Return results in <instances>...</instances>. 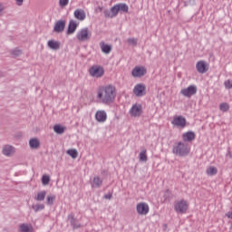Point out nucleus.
<instances>
[{
  "instance_id": "1",
  "label": "nucleus",
  "mask_w": 232,
  "mask_h": 232,
  "mask_svg": "<svg viewBox=\"0 0 232 232\" xmlns=\"http://www.w3.org/2000/svg\"><path fill=\"white\" fill-rule=\"evenodd\" d=\"M115 97L116 89L113 85L103 86L98 90L97 99H100L102 104H111Z\"/></svg>"
},
{
  "instance_id": "2",
  "label": "nucleus",
  "mask_w": 232,
  "mask_h": 232,
  "mask_svg": "<svg viewBox=\"0 0 232 232\" xmlns=\"http://www.w3.org/2000/svg\"><path fill=\"white\" fill-rule=\"evenodd\" d=\"M189 151H191V148H189L188 144L181 141L175 143L172 148V153L177 157H188V155H189Z\"/></svg>"
},
{
  "instance_id": "3",
  "label": "nucleus",
  "mask_w": 232,
  "mask_h": 232,
  "mask_svg": "<svg viewBox=\"0 0 232 232\" xmlns=\"http://www.w3.org/2000/svg\"><path fill=\"white\" fill-rule=\"evenodd\" d=\"M89 74L94 79H101L104 76V67L101 65H92L89 69Z\"/></svg>"
},
{
  "instance_id": "4",
  "label": "nucleus",
  "mask_w": 232,
  "mask_h": 232,
  "mask_svg": "<svg viewBox=\"0 0 232 232\" xmlns=\"http://www.w3.org/2000/svg\"><path fill=\"white\" fill-rule=\"evenodd\" d=\"M76 38L82 43L90 41V39H92V32H90V29H88V27L82 28L77 33Z\"/></svg>"
},
{
  "instance_id": "5",
  "label": "nucleus",
  "mask_w": 232,
  "mask_h": 232,
  "mask_svg": "<svg viewBox=\"0 0 232 232\" xmlns=\"http://www.w3.org/2000/svg\"><path fill=\"white\" fill-rule=\"evenodd\" d=\"M188 208H189V205H188V201L184 199L177 201L174 205V209L176 213H179L180 215L186 213V211H188Z\"/></svg>"
},
{
  "instance_id": "6",
  "label": "nucleus",
  "mask_w": 232,
  "mask_h": 232,
  "mask_svg": "<svg viewBox=\"0 0 232 232\" xmlns=\"http://www.w3.org/2000/svg\"><path fill=\"white\" fill-rule=\"evenodd\" d=\"M138 215H148L150 213V206L145 202L138 203L136 206Z\"/></svg>"
},
{
  "instance_id": "7",
  "label": "nucleus",
  "mask_w": 232,
  "mask_h": 232,
  "mask_svg": "<svg viewBox=\"0 0 232 232\" xmlns=\"http://www.w3.org/2000/svg\"><path fill=\"white\" fill-rule=\"evenodd\" d=\"M2 154L5 157H14L15 154V147L6 144L2 147Z\"/></svg>"
},
{
  "instance_id": "8",
  "label": "nucleus",
  "mask_w": 232,
  "mask_h": 232,
  "mask_svg": "<svg viewBox=\"0 0 232 232\" xmlns=\"http://www.w3.org/2000/svg\"><path fill=\"white\" fill-rule=\"evenodd\" d=\"M133 93L136 97H144V95H146V85L142 83L135 85Z\"/></svg>"
},
{
  "instance_id": "9",
  "label": "nucleus",
  "mask_w": 232,
  "mask_h": 232,
  "mask_svg": "<svg viewBox=\"0 0 232 232\" xmlns=\"http://www.w3.org/2000/svg\"><path fill=\"white\" fill-rule=\"evenodd\" d=\"M180 93L183 94L184 97H192V95L197 94V86L190 85L188 88L182 89Z\"/></svg>"
},
{
  "instance_id": "10",
  "label": "nucleus",
  "mask_w": 232,
  "mask_h": 232,
  "mask_svg": "<svg viewBox=\"0 0 232 232\" xmlns=\"http://www.w3.org/2000/svg\"><path fill=\"white\" fill-rule=\"evenodd\" d=\"M130 114L131 117H140L142 115V105L134 104L130 110Z\"/></svg>"
},
{
  "instance_id": "11",
  "label": "nucleus",
  "mask_w": 232,
  "mask_h": 232,
  "mask_svg": "<svg viewBox=\"0 0 232 232\" xmlns=\"http://www.w3.org/2000/svg\"><path fill=\"white\" fill-rule=\"evenodd\" d=\"M65 27H66V21L58 20L54 24L53 32H56V34H63V32H64Z\"/></svg>"
},
{
  "instance_id": "12",
  "label": "nucleus",
  "mask_w": 232,
  "mask_h": 232,
  "mask_svg": "<svg viewBox=\"0 0 232 232\" xmlns=\"http://www.w3.org/2000/svg\"><path fill=\"white\" fill-rule=\"evenodd\" d=\"M173 126H177L178 128H186V118L182 116H178L173 119L171 121Z\"/></svg>"
},
{
  "instance_id": "13",
  "label": "nucleus",
  "mask_w": 232,
  "mask_h": 232,
  "mask_svg": "<svg viewBox=\"0 0 232 232\" xmlns=\"http://www.w3.org/2000/svg\"><path fill=\"white\" fill-rule=\"evenodd\" d=\"M196 69L198 73H206L209 70V67H208V63H206V62L199 61L196 64Z\"/></svg>"
},
{
  "instance_id": "14",
  "label": "nucleus",
  "mask_w": 232,
  "mask_h": 232,
  "mask_svg": "<svg viewBox=\"0 0 232 232\" xmlns=\"http://www.w3.org/2000/svg\"><path fill=\"white\" fill-rule=\"evenodd\" d=\"M131 73L132 77H144V74L147 73V71L144 67H135Z\"/></svg>"
},
{
  "instance_id": "15",
  "label": "nucleus",
  "mask_w": 232,
  "mask_h": 232,
  "mask_svg": "<svg viewBox=\"0 0 232 232\" xmlns=\"http://www.w3.org/2000/svg\"><path fill=\"white\" fill-rule=\"evenodd\" d=\"M95 119L98 122H106L108 114L104 111H96Z\"/></svg>"
},
{
  "instance_id": "16",
  "label": "nucleus",
  "mask_w": 232,
  "mask_h": 232,
  "mask_svg": "<svg viewBox=\"0 0 232 232\" xmlns=\"http://www.w3.org/2000/svg\"><path fill=\"white\" fill-rule=\"evenodd\" d=\"M195 137H197V135L193 131H188L182 134L184 142H191L192 140H195Z\"/></svg>"
},
{
  "instance_id": "17",
  "label": "nucleus",
  "mask_w": 232,
  "mask_h": 232,
  "mask_svg": "<svg viewBox=\"0 0 232 232\" xmlns=\"http://www.w3.org/2000/svg\"><path fill=\"white\" fill-rule=\"evenodd\" d=\"M75 30H77V23L73 20H70L68 28H67V35H72V34H75Z\"/></svg>"
},
{
  "instance_id": "18",
  "label": "nucleus",
  "mask_w": 232,
  "mask_h": 232,
  "mask_svg": "<svg viewBox=\"0 0 232 232\" xmlns=\"http://www.w3.org/2000/svg\"><path fill=\"white\" fill-rule=\"evenodd\" d=\"M74 17L78 21H84L86 19V13L82 9H76L74 11Z\"/></svg>"
},
{
  "instance_id": "19",
  "label": "nucleus",
  "mask_w": 232,
  "mask_h": 232,
  "mask_svg": "<svg viewBox=\"0 0 232 232\" xmlns=\"http://www.w3.org/2000/svg\"><path fill=\"white\" fill-rule=\"evenodd\" d=\"M48 47L51 50H60L61 49V42L55 40H49L47 43Z\"/></svg>"
},
{
  "instance_id": "20",
  "label": "nucleus",
  "mask_w": 232,
  "mask_h": 232,
  "mask_svg": "<svg viewBox=\"0 0 232 232\" xmlns=\"http://www.w3.org/2000/svg\"><path fill=\"white\" fill-rule=\"evenodd\" d=\"M68 220H70L71 226H72V229H79L80 227H82L81 223L77 224V219L73 217L72 214L68 216Z\"/></svg>"
},
{
  "instance_id": "21",
  "label": "nucleus",
  "mask_w": 232,
  "mask_h": 232,
  "mask_svg": "<svg viewBox=\"0 0 232 232\" xmlns=\"http://www.w3.org/2000/svg\"><path fill=\"white\" fill-rule=\"evenodd\" d=\"M31 150H39L41 148V141L37 138L30 139Z\"/></svg>"
},
{
  "instance_id": "22",
  "label": "nucleus",
  "mask_w": 232,
  "mask_h": 232,
  "mask_svg": "<svg viewBox=\"0 0 232 232\" xmlns=\"http://www.w3.org/2000/svg\"><path fill=\"white\" fill-rule=\"evenodd\" d=\"M100 48H101L102 52L106 54H108L111 52V45H110L104 42L100 43Z\"/></svg>"
},
{
  "instance_id": "23",
  "label": "nucleus",
  "mask_w": 232,
  "mask_h": 232,
  "mask_svg": "<svg viewBox=\"0 0 232 232\" xmlns=\"http://www.w3.org/2000/svg\"><path fill=\"white\" fill-rule=\"evenodd\" d=\"M92 188H101L102 186V179L99 177H94L91 182Z\"/></svg>"
},
{
  "instance_id": "24",
  "label": "nucleus",
  "mask_w": 232,
  "mask_h": 232,
  "mask_svg": "<svg viewBox=\"0 0 232 232\" xmlns=\"http://www.w3.org/2000/svg\"><path fill=\"white\" fill-rule=\"evenodd\" d=\"M44 198H46V190L38 192L34 197V200H37V202H43Z\"/></svg>"
},
{
  "instance_id": "25",
  "label": "nucleus",
  "mask_w": 232,
  "mask_h": 232,
  "mask_svg": "<svg viewBox=\"0 0 232 232\" xmlns=\"http://www.w3.org/2000/svg\"><path fill=\"white\" fill-rule=\"evenodd\" d=\"M116 5L118 6L119 12H123L124 14H128L130 10V7L128 6V5L124 3H120V4H116Z\"/></svg>"
},
{
  "instance_id": "26",
  "label": "nucleus",
  "mask_w": 232,
  "mask_h": 232,
  "mask_svg": "<svg viewBox=\"0 0 232 232\" xmlns=\"http://www.w3.org/2000/svg\"><path fill=\"white\" fill-rule=\"evenodd\" d=\"M207 175H209V177H213L218 173V169L217 167L210 166L206 170Z\"/></svg>"
},
{
  "instance_id": "27",
  "label": "nucleus",
  "mask_w": 232,
  "mask_h": 232,
  "mask_svg": "<svg viewBox=\"0 0 232 232\" xmlns=\"http://www.w3.org/2000/svg\"><path fill=\"white\" fill-rule=\"evenodd\" d=\"M9 53L12 55V57H19V55L23 54V51L16 47L14 49H11Z\"/></svg>"
},
{
  "instance_id": "28",
  "label": "nucleus",
  "mask_w": 232,
  "mask_h": 232,
  "mask_svg": "<svg viewBox=\"0 0 232 232\" xmlns=\"http://www.w3.org/2000/svg\"><path fill=\"white\" fill-rule=\"evenodd\" d=\"M53 130H54L55 133H57L58 135H63V133H64V130H66V128H64L62 125L56 124L53 126Z\"/></svg>"
},
{
  "instance_id": "29",
  "label": "nucleus",
  "mask_w": 232,
  "mask_h": 232,
  "mask_svg": "<svg viewBox=\"0 0 232 232\" xmlns=\"http://www.w3.org/2000/svg\"><path fill=\"white\" fill-rule=\"evenodd\" d=\"M32 209H34V213L43 211V209H44V204L37 203L35 205H32Z\"/></svg>"
},
{
  "instance_id": "30",
  "label": "nucleus",
  "mask_w": 232,
  "mask_h": 232,
  "mask_svg": "<svg viewBox=\"0 0 232 232\" xmlns=\"http://www.w3.org/2000/svg\"><path fill=\"white\" fill-rule=\"evenodd\" d=\"M67 154L72 157V159H77L79 157V152H77V150L75 149H70L67 150Z\"/></svg>"
},
{
  "instance_id": "31",
  "label": "nucleus",
  "mask_w": 232,
  "mask_h": 232,
  "mask_svg": "<svg viewBox=\"0 0 232 232\" xmlns=\"http://www.w3.org/2000/svg\"><path fill=\"white\" fill-rule=\"evenodd\" d=\"M140 162H148V155L146 154V150L140 151Z\"/></svg>"
},
{
  "instance_id": "32",
  "label": "nucleus",
  "mask_w": 232,
  "mask_h": 232,
  "mask_svg": "<svg viewBox=\"0 0 232 232\" xmlns=\"http://www.w3.org/2000/svg\"><path fill=\"white\" fill-rule=\"evenodd\" d=\"M19 231L20 232H30V226L28 224H21L19 225Z\"/></svg>"
},
{
  "instance_id": "33",
  "label": "nucleus",
  "mask_w": 232,
  "mask_h": 232,
  "mask_svg": "<svg viewBox=\"0 0 232 232\" xmlns=\"http://www.w3.org/2000/svg\"><path fill=\"white\" fill-rule=\"evenodd\" d=\"M219 110L220 111L226 112L229 111V103L227 102H223L219 105Z\"/></svg>"
},
{
  "instance_id": "34",
  "label": "nucleus",
  "mask_w": 232,
  "mask_h": 232,
  "mask_svg": "<svg viewBox=\"0 0 232 232\" xmlns=\"http://www.w3.org/2000/svg\"><path fill=\"white\" fill-rule=\"evenodd\" d=\"M55 195H52V196H47V201L46 204L47 206H53V202H55Z\"/></svg>"
},
{
  "instance_id": "35",
  "label": "nucleus",
  "mask_w": 232,
  "mask_h": 232,
  "mask_svg": "<svg viewBox=\"0 0 232 232\" xmlns=\"http://www.w3.org/2000/svg\"><path fill=\"white\" fill-rule=\"evenodd\" d=\"M111 13L112 14V17H117V15H119V7L117 5L111 8Z\"/></svg>"
},
{
  "instance_id": "36",
  "label": "nucleus",
  "mask_w": 232,
  "mask_h": 232,
  "mask_svg": "<svg viewBox=\"0 0 232 232\" xmlns=\"http://www.w3.org/2000/svg\"><path fill=\"white\" fill-rule=\"evenodd\" d=\"M42 184L44 186H48L50 184V176L48 175H44L42 177Z\"/></svg>"
},
{
  "instance_id": "37",
  "label": "nucleus",
  "mask_w": 232,
  "mask_h": 232,
  "mask_svg": "<svg viewBox=\"0 0 232 232\" xmlns=\"http://www.w3.org/2000/svg\"><path fill=\"white\" fill-rule=\"evenodd\" d=\"M138 41L139 40L137 38H128L127 39V43L130 46H137Z\"/></svg>"
},
{
  "instance_id": "38",
  "label": "nucleus",
  "mask_w": 232,
  "mask_h": 232,
  "mask_svg": "<svg viewBox=\"0 0 232 232\" xmlns=\"http://www.w3.org/2000/svg\"><path fill=\"white\" fill-rule=\"evenodd\" d=\"M224 86L227 90H232V80H227L224 82Z\"/></svg>"
},
{
  "instance_id": "39",
  "label": "nucleus",
  "mask_w": 232,
  "mask_h": 232,
  "mask_svg": "<svg viewBox=\"0 0 232 232\" xmlns=\"http://www.w3.org/2000/svg\"><path fill=\"white\" fill-rule=\"evenodd\" d=\"M104 16L110 19H113V14H111V11L110 10H104L103 12Z\"/></svg>"
},
{
  "instance_id": "40",
  "label": "nucleus",
  "mask_w": 232,
  "mask_h": 232,
  "mask_svg": "<svg viewBox=\"0 0 232 232\" xmlns=\"http://www.w3.org/2000/svg\"><path fill=\"white\" fill-rule=\"evenodd\" d=\"M170 195H171V191H169V189H167V190L165 191L164 196H163L164 202H166V200H169V199Z\"/></svg>"
},
{
  "instance_id": "41",
  "label": "nucleus",
  "mask_w": 232,
  "mask_h": 232,
  "mask_svg": "<svg viewBox=\"0 0 232 232\" xmlns=\"http://www.w3.org/2000/svg\"><path fill=\"white\" fill-rule=\"evenodd\" d=\"M68 3H70V0H59V5L63 8V6H68Z\"/></svg>"
},
{
  "instance_id": "42",
  "label": "nucleus",
  "mask_w": 232,
  "mask_h": 232,
  "mask_svg": "<svg viewBox=\"0 0 232 232\" xmlns=\"http://www.w3.org/2000/svg\"><path fill=\"white\" fill-rule=\"evenodd\" d=\"M112 197H113V194L111 193H108L104 195V198H106L107 200H111Z\"/></svg>"
},
{
  "instance_id": "43",
  "label": "nucleus",
  "mask_w": 232,
  "mask_h": 232,
  "mask_svg": "<svg viewBox=\"0 0 232 232\" xmlns=\"http://www.w3.org/2000/svg\"><path fill=\"white\" fill-rule=\"evenodd\" d=\"M14 1L17 6H23V3H24V0H14Z\"/></svg>"
},
{
  "instance_id": "44",
  "label": "nucleus",
  "mask_w": 232,
  "mask_h": 232,
  "mask_svg": "<svg viewBox=\"0 0 232 232\" xmlns=\"http://www.w3.org/2000/svg\"><path fill=\"white\" fill-rule=\"evenodd\" d=\"M4 11H5V6H3L2 4H0V15L1 14H3Z\"/></svg>"
},
{
  "instance_id": "45",
  "label": "nucleus",
  "mask_w": 232,
  "mask_h": 232,
  "mask_svg": "<svg viewBox=\"0 0 232 232\" xmlns=\"http://www.w3.org/2000/svg\"><path fill=\"white\" fill-rule=\"evenodd\" d=\"M226 216L227 217V218H232V212H227Z\"/></svg>"
},
{
  "instance_id": "46",
  "label": "nucleus",
  "mask_w": 232,
  "mask_h": 232,
  "mask_svg": "<svg viewBox=\"0 0 232 232\" xmlns=\"http://www.w3.org/2000/svg\"><path fill=\"white\" fill-rule=\"evenodd\" d=\"M96 12H102V7L99 6V7L96 9Z\"/></svg>"
},
{
  "instance_id": "47",
  "label": "nucleus",
  "mask_w": 232,
  "mask_h": 232,
  "mask_svg": "<svg viewBox=\"0 0 232 232\" xmlns=\"http://www.w3.org/2000/svg\"><path fill=\"white\" fill-rule=\"evenodd\" d=\"M3 77V72L0 71V79Z\"/></svg>"
},
{
  "instance_id": "48",
  "label": "nucleus",
  "mask_w": 232,
  "mask_h": 232,
  "mask_svg": "<svg viewBox=\"0 0 232 232\" xmlns=\"http://www.w3.org/2000/svg\"><path fill=\"white\" fill-rule=\"evenodd\" d=\"M34 231V228L31 227H30V232H33Z\"/></svg>"
}]
</instances>
